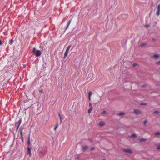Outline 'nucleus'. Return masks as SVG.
<instances>
[{"instance_id": "nucleus-20", "label": "nucleus", "mask_w": 160, "mask_h": 160, "mask_svg": "<svg viewBox=\"0 0 160 160\" xmlns=\"http://www.w3.org/2000/svg\"><path fill=\"white\" fill-rule=\"evenodd\" d=\"M131 137H134V138H135V137H137V135H136L135 134L133 133V134L132 135Z\"/></svg>"}, {"instance_id": "nucleus-42", "label": "nucleus", "mask_w": 160, "mask_h": 160, "mask_svg": "<svg viewBox=\"0 0 160 160\" xmlns=\"http://www.w3.org/2000/svg\"><path fill=\"white\" fill-rule=\"evenodd\" d=\"M89 140L90 141H91V142H92V139H89Z\"/></svg>"}, {"instance_id": "nucleus-39", "label": "nucleus", "mask_w": 160, "mask_h": 160, "mask_svg": "<svg viewBox=\"0 0 160 160\" xmlns=\"http://www.w3.org/2000/svg\"><path fill=\"white\" fill-rule=\"evenodd\" d=\"M62 120L60 119V124H61L62 123Z\"/></svg>"}, {"instance_id": "nucleus-14", "label": "nucleus", "mask_w": 160, "mask_h": 160, "mask_svg": "<svg viewBox=\"0 0 160 160\" xmlns=\"http://www.w3.org/2000/svg\"><path fill=\"white\" fill-rule=\"evenodd\" d=\"M13 43V39H11L9 41V44L10 45H12Z\"/></svg>"}, {"instance_id": "nucleus-36", "label": "nucleus", "mask_w": 160, "mask_h": 160, "mask_svg": "<svg viewBox=\"0 0 160 160\" xmlns=\"http://www.w3.org/2000/svg\"><path fill=\"white\" fill-rule=\"evenodd\" d=\"M145 26L148 28L149 27V25H146Z\"/></svg>"}, {"instance_id": "nucleus-19", "label": "nucleus", "mask_w": 160, "mask_h": 160, "mask_svg": "<svg viewBox=\"0 0 160 160\" xmlns=\"http://www.w3.org/2000/svg\"><path fill=\"white\" fill-rule=\"evenodd\" d=\"M159 56V55L158 54L154 55L153 56V57H154L155 58H157Z\"/></svg>"}, {"instance_id": "nucleus-16", "label": "nucleus", "mask_w": 160, "mask_h": 160, "mask_svg": "<svg viewBox=\"0 0 160 160\" xmlns=\"http://www.w3.org/2000/svg\"><path fill=\"white\" fill-rule=\"evenodd\" d=\"M93 108H90L88 110V113H90L91 112Z\"/></svg>"}, {"instance_id": "nucleus-10", "label": "nucleus", "mask_w": 160, "mask_h": 160, "mask_svg": "<svg viewBox=\"0 0 160 160\" xmlns=\"http://www.w3.org/2000/svg\"><path fill=\"white\" fill-rule=\"evenodd\" d=\"M83 149L84 150H86L88 148V146H84L82 147Z\"/></svg>"}, {"instance_id": "nucleus-38", "label": "nucleus", "mask_w": 160, "mask_h": 160, "mask_svg": "<svg viewBox=\"0 0 160 160\" xmlns=\"http://www.w3.org/2000/svg\"><path fill=\"white\" fill-rule=\"evenodd\" d=\"M2 44V41L0 40V45H1Z\"/></svg>"}, {"instance_id": "nucleus-12", "label": "nucleus", "mask_w": 160, "mask_h": 160, "mask_svg": "<svg viewBox=\"0 0 160 160\" xmlns=\"http://www.w3.org/2000/svg\"><path fill=\"white\" fill-rule=\"evenodd\" d=\"M72 45H69L67 48L66 51L68 52L69 51L70 48L71 47Z\"/></svg>"}, {"instance_id": "nucleus-5", "label": "nucleus", "mask_w": 160, "mask_h": 160, "mask_svg": "<svg viewBox=\"0 0 160 160\" xmlns=\"http://www.w3.org/2000/svg\"><path fill=\"white\" fill-rule=\"evenodd\" d=\"M134 112L135 113L137 114H142V112L141 111L138 109H134Z\"/></svg>"}, {"instance_id": "nucleus-9", "label": "nucleus", "mask_w": 160, "mask_h": 160, "mask_svg": "<svg viewBox=\"0 0 160 160\" xmlns=\"http://www.w3.org/2000/svg\"><path fill=\"white\" fill-rule=\"evenodd\" d=\"M105 124V123L103 121H101L99 123V125L100 126H103Z\"/></svg>"}, {"instance_id": "nucleus-40", "label": "nucleus", "mask_w": 160, "mask_h": 160, "mask_svg": "<svg viewBox=\"0 0 160 160\" xmlns=\"http://www.w3.org/2000/svg\"><path fill=\"white\" fill-rule=\"evenodd\" d=\"M16 127H17L16 130L17 131L18 130L19 127H18V126H16Z\"/></svg>"}, {"instance_id": "nucleus-7", "label": "nucleus", "mask_w": 160, "mask_h": 160, "mask_svg": "<svg viewBox=\"0 0 160 160\" xmlns=\"http://www.w3.org/2000/svg\"><path fill=\"white\" fill-rule=\"evenodd\" d=\"M71 21H72V20L70 19L68 21V22L67 26L65 30H66L68 28V27H69V26L71 22Z\"/></svg>"}, {"instance_id": "nucleus-15", "label": "nucleus", "mask_w": 160, "mask_h": 160, "mask_svg": "<svg viewBox=\"0 0 160 160\" xmlns=\"http://www.w3.org/2000/svg\"><path fill=\"white\" fill-rule=\"evenodd\" d=\"M68 52L67 51H66L65 53L64 54V58H65V57L67 56L68 54Z\"/></svg>"}, {"instance_id": "nucleus-25", "label": "nucleus", "mask_w": 160, "mask_h": 160, "mask_svg": "<svg viewBox=\"0 0 160 160\" xmlns=\"http://www.w3.org/2000/svg\"><path fill=\"white\" fill-rule=\"evenodd\" d=\"M92 94V92L91 91H90L88 93V96H91Z\"/></svg>"}, {"instance_id": "nucleus-29", "label": "nucleus", "mask_w": 160, "mask_h": 160, "mask_svg": "<svg viewBox=\"0 0 160 160\" xmlns=\"http://www.w3.org/2000/svg\"><path fill=\"white\" fill-rule=\"evenodd\" d=\"M137 64L136 63H134L133 64V66H136L137 65Z\"/></svg>"}, {"instance_id": "nucleus-41", "label": "nucleus", "mask_w": 160, "mask_h": 160, "mask_svg": "<svg viewBox=\"0 0 160 160\" xmlns=\"http://www.w3.org/2000/svg\"><path fill=\"white\" fill-rule=\"evenodd\" d=\"M146 87V85H143L142 86V87Z\"/></svg>"}, {"instance_id": "nucleus-35", "label": "nucleus", "mask_w": 160, "mask_h": 160, "mask_svg": "<svg viewBox=\"0 0 160 160\" xmlns=\"http://www.w3.org/2000/svg\"><path fill=\"white\" fill-rule=\"evenodd\" d=\"M157 149L158 150H160V146H158Z\"/></svg>"}, {"instance_id": "nucleus-26", "label": "nucleus", "mask_w": 160, "mask_h": 160, "mask_svg": "<svg viewBox=\"0 0 160 160\" xmlns=\"http://www.w3.org/2000/svg\"><path fill=\"white\" fill-rule=\"evenodd\" d=\"M89 106L90 107V108H93V107L92 106V104L91 102H89Z\"/></svg>"}, {"instance_id": "nucleus-21", "label": "nucleus", "mask_w": 160, "mask_h": 160, "mask_svg": "<svg viewBox=\"0 0 160 160\" xmlns=\"http://www.w3.org/2000/svg\"><path fill=\"white\" fill-rule=\"evenodd\" d=\"M36 48H34L33 49L32 52L35 53L36 52Z\"/></svg>"}, {"instance_id": "nucleus-27", "label": "nucleus", "mask_w": 160, "mask_h": 160, "mask_svg": "<svg viewBox=\"0 0 160 160\" xmlns=\"http://www.w3.org/2000/svg\"><path fill=\"white\" fill-rule=\"evenodd\" d=\"M59 116L60 118V119L62 120V118L61 116V115L60 114H59Z\"/></svg>"}, {"instance_id": "nucleus-3", "label": "nucleus", "mask_w": 160, "mask_h": 160, "mask_svg": "<svg viewBox=\"0 0 160 160\" xmlns=\"http://www.w3.org/2000/svg\"><path fill=\"white\" fill-rule=\"evenodd\" d=\"M36 57H38L41 55V53L39 50H37L36 52L35 53Z\"/></svg>"}, {"instance_id": "nucleus-24", "label": "nucleus", "mask_w": 160, "mask_h": 160, "mask_svg": "<svg viewBox=\"0 0 160 160\" xmlns=\"http://www.w3.org/2000/svg\"><path fill=\"white\" fill-rule=\"evenodd\" d=\"M154 134L156 135H159L160 132H157L155 133Z\"/></svg>"}, {"instance_id": "nucleus-28", "label": "nucleus", "mask_w": 160, "mask_h": 160, "mask_svg": "<svg viewBox=\"0 0 160 160\" xmlns=\"http://www.w3.org/2000/svg\"><path fill=\"white\" fill-rule=\"evenodd\" d=\"M154 113L156 114H157L158 113H159V112L158 111H156L154 112Z\"/></svg>"}, {"instance_id": "nucleus-6", "label": "nucleus", "mask_w": 160, "mask_h": 160, "mask_svg": "<svg viewBox=\"0 0 160 160\" xmlns=\"http://www.w3.org/2000/svg\"><path fill=\"white\" fill-rule=\"evenodd\" d=\"M123 151H124V152H126L128 153H130V154L132 153V151L130 149H124Z\"/></svg>"}, {"instance_id": "nucleus-11", "label": "nucleus", "mask_w": 160, "mask_h": 160, "mask_svg": "<svg viewBox=\"0 0 160 160\" xmlns=\"http://www.w3.org/2000/svg\"><path fill=\"white\" fill-rule=\"evenodd\" d=\"M28 146L29 147L30 145V136H29L28 138Z\"/></svg>"}, {"instance_id": "nucleus-1", "label": "nucleus", "mask_w": 160, "mask_h": 160, "mask_svg": "<svg viewBox=\"0 0 160 160\" xmlns=\"http://www.w3.org/2000/svg\"><path fill=\"white\" fill-rule=\"evenodd\" d=\"M46 153V150L45 148H43L39 152V155L41 157L43 156Z\"/></svg>"}, {"instance_id": "nucleus-31", "label": "nucleus", "mask_w": 160, "mask_h": 160, "mask_svg": "<svg viewBox=\"0 0 160 160\" xmlns=\"http://www.w3.org/2000/svg\"><path fill=\"white\" fill-rule=\"evenodd\" d=\"M156 63L157 64H160V61H159L158 62H157Z\"/></svg>"}, {"instance_id": "nucleus-13", "label": "nucleus", "mask_w": 160, "mask_h": 160, "mask_svg": "<svg viewBox=\"0 0 160 160\" xmlns=\"http://www.w3.org/2000/svg\"><path fill=\"white\" fill-rule=\"evenodd\" d=\"M125 113L124 112H122L118 113V115L119 116L123 115L125 114Z\"/></svg>"}, {"instance_id": "nucleus-43", "label": "nucleus", "mask_w": 160, "mask_h": 160, "mask_svg": "<svg viewBox=\"0 0 160 160\" xmlns=\"http://www.w3.org/2000/svg\"><path fill=\"white\" fill-rule=\"evenodd\" d=\"M146 103H142L141 104V105H146Z\"/></svg>"}, {"instance_id": "nucleus-8", "label": "nucleus", "mask_w": 160, "mask_h": 160, "mask_svg": "<svg viewBox=\"0 0 160 160\" xmlns=\"http://www.w3.org/2000/svg\"><path fill=\"white\" fill-rule=\"evenodd\" d=\"M28 152V154L30 155L31 154V148L30 147H28L27 148Z\"/></svg>"}, {"instance_id": "nucleus-18", "label": "nucleus", "mask_w": 160, "mask_h": 160, "mask_svg": "<svg viewBox=\"0 0 160 160\" xmlns=\"http://www.w3.org/2000/svg\"><path fill=\"white\" fill-rule=\"evenodd\" d=\"M147 122H148V121L147 120H145L143 122L144 125L145 126L146 125L147 123Z\"/></svg>"}, {"instance_id": "nucleus-4", "label": "nucleus", "mask_w": 160, "mask_h": 160, "mask_svg": "<svg viewBox=\"0 0 160 160\" xmlns=\"http://www.w3.org/2000/svg\"><path fill=\"white\" fill-rule=\"evenodd\" d=\"M158 11L156 12V15L158 16L160 13V4H159L157 7Z\"/></svg>"}, {"instance_id": "nucleus-2", "label": "nucleus", "mask_w": 160, "mask_h": 160, "mask_svg": "<svg viewBox=\"0 0 160 160\" xmlns=\"http://www.w3.org/2000/svg\"><path fill=\"white\" fill-rule=\"evenodd\" d=\"M22 122V119L20 118L18 121L16 123L15 125L16 126H18V127H19L20 124Z\"/></svg>"}, {"instance_id": "nucleus-44", "label": "nucleus", "mask_w": 160, "mask_h": 160, "mask_svg": "<svg viewBox=\"0 0 160 160\" xmlns=\"http://www.w3.org/2000/svg\"><path fill=\"white\" fill-rule=\"evenodd\" d=\"M142 46H144V45H145V44H142Z\"/></svg>"}, {"instance_id": "nucleus-32", "label": "nucleus", "mask_w": 160, "mask_h": 160, "mask_svg": "<svg viewBox=\"0 0 160 160\" xmlns=\"http://www.w3.org/2000/svg\"><path fill=\"white\" fill-rule=\"evenodd\" d=\"M39 92H40L42 93H43V91H42V89H41V90H39Z\"/></svg>"}, {"instance_id": "nucleus-34", "label": "nucleus", "mask_w": 160, "mask_h": 160, "mask_svg": "<svg viewBox=\"0 0 160 160\" xmlns=\"http://www.w3.org/2000/svg\"><path fill=\"white\" fill-rule=\"evenodd\" d=\"M88 99L90 101L91 100V96H88Z\"/></svg>"}, {"instance_id": "nucleus-23", "label": "nucleus", "mask_w": 160, "mask_h": 160, "mask_svg": "<svg viewBox=\"0 0 160 160\" xmlns=\"http://www.w3.org/2000/svg\"><path fill=\"white\" fill-rule=\"evenodd\" d=\"M146 140V139H145V138H142L141 139H140V141H145Z\"/></svg>"}, {"instance_id": "nucleus-30", "label": "nucleus", "mask_w": 160, "mask_h": 160, "mask_svg": "<svg viewBox=\"0 0 160 160\" xmlns=\"http://www.w3.org/2000/svg\"><path fill=\"white\" fill-rule=\"evenodd\" d=\"M106 111H105V110H104V111H103L102 112V114H104V113H106Z\"/></svg>"}, {"instance_id": "nucleus-37", "label": "nucleus", "mask_w": 160, "mask_h": 160, "mask_svg": "<svg viewBox=\"0 0 160 160\" xmlns=\"http://www.w3.org/2000/svg\"><path fill=\"white\" fill-rule=\"evenodd\" d=\"M21 139L22 141H23V136H22H22H21Z\"/></svg>"}, {"instance_id": "nucleus-33", "label": "nucleus", "mask_w": 160, "mask_h": 160, "mask_svg": "<svg viewBox=\"0 0 160 160\" xmlns=\"http://www.w3.org/2000/svg\"><path fill=\"white\" fill-rule=\"evenodd\" d=\"M94 149H95V148H94V147H92V148H91V150H92V151L93 150H94Z\"/></svg>"}, {"instance_id": "nucleus-22", "label": "nucleus", "mask_w": 160, "mask_h": 160, "mask_svg": "<svg viewBox=\"0 0 160 160\" xmlns=\"http://www.w3.org/2000/svg\"><path fill=\"white\" fill-rule=\"evenodd\" d=\"M58 124H56V126L54 128V130L56 131L57 128H58Z\"/></svg>"}, {"instance_id": "nucleus-17", "label": "nucleus", "mask_w": 160, "mask_h": 160, "mask_svg": "<svg viewBox=\"0 0 160 160\" xmlns=\"http://www.w3.org/2000/svg\"><path fill=\"white\" fill-rule=\"evenodd\" d=\"M23 129V128H22L21 129V130H20V135H21V136H22V130Z\"/></svg>"}]
</instances>
